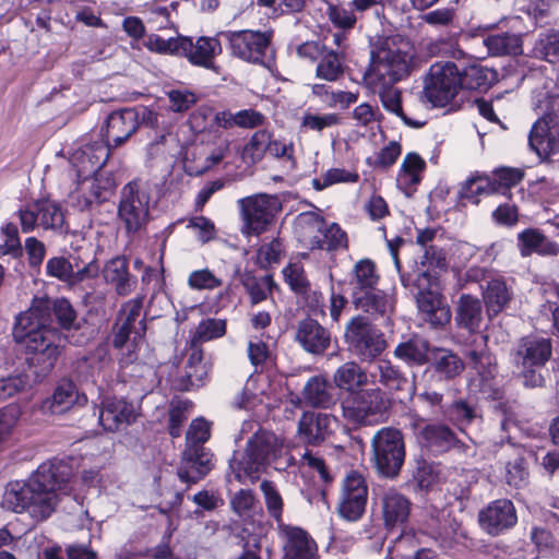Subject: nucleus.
I'll return each instance as SVG.
<instances>
[{"mask_svg":"<svg viewBox=\"0 0 559 559\" xmlns=\"http://www.w3.org/2000/svg\"><path fill=\"white\" fill-rule=\"evenodd\" d=\"M53 319L64 330L76 328V312L66 298H35L31 307L16 317L13 337L26 352V361L35 380L48 376L64 347V338L52 326Z\"/></svg>","mask_w":559,"mask_h":559,"instance_id":"1","label":"nucleus"},{"mask_svg":"<svg viewBox=\"0 0 559 559\" xmlns=\"http://www.w3.org/2000/svg\"><path fill=\"white\" fill-rule=\"evenodd\" d=\"M72 477L71 465L63 460H51L38 466L26 481L10 483L2 504L15 513L26 512L41 522L47 520L58 503V493H67Z\"/></svg>","mask_w":559,"mask_h":559,"instance_id":"2","label":"nucleus"},{"mask_svg":"<svg viewBox=\"0 0 559 559\" xmlns=\"http://www.w3.org/2000/svg\"><path fill=\"white\" fill-rule=\"evenodd\" d=\"M414 55L407 43L385 39L371 51L368 79L374 86H393L406 79L412 70Z\"/></svg>","mask_w":559,"mask_h":559,"instance_id":"3","label":"nucleus"},{"mask_svg":"<svg viewBox=\"0 0 559 559\" xmlns=\"http://www.w3.org/2000/svg\"><path fill=\"white\" fill-rule=\"evenodd\" d=\"M282 450L283 444L273 432L258 429L247 441L245 452L233 455L229 467L237 480H255L259 473L281 455Z\"/></svg>","mask_w":559,"mask_h":559,"instance_id":"4","label":"nucleus"},{"mask_svg":"<svg viewBox=\"0 0 559 559\" xmlns=\"http://www.w3.org/2000/svg\"><path fill=\"white\" fill-rule=\"evenodd\" d=\"M510 356L525 386H543L545 378L542 370L552 356V341L539 334L523 336L516 342Z\"/></svg>","mask_w":559,"mask_h":559,"instance_id":"5","label":"nucleus"},{"mask_svg":"<svg viewBox=\"0 0 559 559\" xmlns=\"http://www.w3.org/2000/svg\"><path fill=\"white\" fill-rule=\"evenodd\" d=\"M151 188L147 182L135 179L121 189L118 219L128 237H134L146 228L151 218Z\"/></svg>","mask_w":559,"mask_h":559,"instance_id":"6","label":"nucleus"},{"mask_svg":"<svg viewBox=\"0 0 559 559\" xmlns=\"http://www.w3.org/2000/svg\"><path fill=\"white\" fill-rule=\"evenodd\" d=\"M542 117L533 124L528 145L540 158L559 153V96L544 95L538 100Z\"/></svg>","mask_w":559,"mask_h":559,"instance_id":"7","label":"nucleus"},{"mask_svg":"<svg viewBox=\"0 0 559 559\" xmlns=\"http://www.w3.org/2000/svg\"><path fill=\"white\" fill-rule=\"evenodd\" d=\"M343 416L357 425L373 426L385 420L390 403L378 389H360L343 399Z\"/></svg>","mask_w":559,"mask_h":559,"instance_id":"8","label":"nucleus"},{"mask_svg":"<svg viewBox=\"0 0 559 559\" xmlns=\"http://www.w3.org/2000/svg\"><path fill=\"white\" fill-rule=\"evenodd\" d=\"M371 449L376 471L385 478H395L405 461L402 432L393 427L379 429L371 439Z\"/></svg>","mask_w":559,"mask_h":559,"instance_id":"9","label":"nucleus"},{"mask_svg":"<svg viewBox=\"0 0 559 559\" xmlns=\"http://www.w3.org/2000/svg\"><path fill=\"white\" fill-rule=\"evenodd\" d=\"M344 337L348 349L361 361H373L386 348L383 333L361 316L347 322Z\"/></svg>","mask_w":559,"mask_h":559,"instance_id":"10","label":"nucleus"},{"mask_svg":"<svg viewBox=\"0 0 559 559\" xmlns=\"http://www.w3.org/2000/svg\"><path fill=\"white\" fill-rule=\"evenodd\" d=\"M237 204L243 223L241 233L246 236H259L265 231L281 210L278 199L264 193L241 198Z\"/></svg>","mask_w":559,"mask_h":559,"instance_id":"11","label":"nucleus"},{"mask_svg":"<svg viewBox=\"0 0 559 559\" xmlns=\"http://www.w3.org/2000/svg\"><path fill=\"white\" fill-rule=\"evenodd\" d=\"M221 35L228 41L233 57L248 63L266 66L272 32L241 29L222 32Z\"/></svg>","mask_w":559,"mask_h":559,"instance_id":"12","label":"nucleus"},{"mask_svg":"<svg viewBox=\"0 0 559 559\" xmlns=\"http://www.w3.org/2000/svg\"><path fill=\"white\" fill-rule=\"evenodd\" d=\"M461 88L460 69L454 62H436L430 67L424 94L433 106L444 107Z\"/></svg>","mask_w":559,"mask_h":559,"instance_id":"13","label":"nucleus"},{"mask_svg":"<svg viewBox=\"0 0 559 559\" xmlns=\"http://www.w3.org/2000/svg\"><path fill=\"white\" fill-rule=\"evenodd\" d=\"M153 112L146 108L141 110L136 108H123L110 112L102 128V141L111 147H118L128 141L138 130L140 119L143 121L147 118L152 122Z\"/></svg>","mask_w":559,"mask_h":559,"instance_id":"14","label":"nucleus"},{"mask_svg":"<svg viewBox=\"0 0 559 559\" xmlns=\"http://www.w3.org/2000/svg\"><path fill=\"white\" fill-rule=\"evenodd\" d=\"M100 266L90 263L82 270H72L70 262L63 255L52 257L46 263V274L62 282L70 290L80 294L84 300L91 297L88 289L98 278Z\"/></svg>","mask_w":559,"mask_h":559,"instance_id":"15","label":"nucleus"},{"mask_svg":"<svg viewBox=\"0 0 559 559\" xmlns=\"http://www.w3.org/2000/svg\"><path fill=\"white\" fill-rule=\"evenodd\" d=\"M467 358L471 369L474 370L467 383L469 392L480 394L485 399H495L497 395L496 358L485 348L468 349Z\"/></svg>","mask_w":559,"mask_h":559,"instance_id":"16","label":"nucleus"},{"mask_svg":"<svg viewBox=\"0 0 559 559\" xmlns=\"http://www.w3.org/2000/svg\"><path fill=\"white\" fill-rule=\"evenodd\" d=\"M411 509V500L395 488L378 493L373 502V511L388 531L402 530L408 521Z\"/></svg>","mask_w":559,"mask_h":559,"instance_id":"17","label":"nucleus"},{"mask_svg":"<svg viewBox=\"0 0 559 559\" xmlns=\"http://www.w3.org/2000/svg\"><path fill=\"white\" fill-rule=\"evenodd\" d=\"M368 499V485L362 474L357 471L349 472L342 483L338 502L341 518L355 522L365 513Z\"/></svg>","mask_w":559,"mask_h":559,"instance_id":"18","label":"nucleus"},{"mask_svg":"<svg viewBox=\"0 0 559 559\" xmlns=\"http://www.w3.org/2000/svg\"><path fill=\"white\" fill-rule=\"evenodd\" d=\"M21 229L27 234L37 226L44 229H57L63 224L64 216L60 206L50 200H37L17 211Z\"/></svg>","mask_w":559,"mask_h":559,"instance_id":"19","label":"nucleus"},{"mask_svg":"<svg viewBox=\"0 0 559 559\" xmlns=\"http://www.w3.org/2000/svg\"><path fill=\"white\" fill-rule=\"evenodd\" d=\"M142 308V297L130 299L122 305L114 326L112 344L116 348L123 347L131 335L134 341L144 335L146 325L141 318Z\"/></svg>","mask_w":559,"mask_h":559,"instance_id":"20","label":"nucleus"},{"mask_svg":"<svg viewBox=\"0 0 559 559\" xmlns=\"http://www.w3.org/2000/svg\"><path fill=\"white\" fill-rule=\"evenodd\" d=\"M478 523L488 535L499 536L516 525V509L509 499L493 500L479 511Z\"/></svg>","mask_w":559,"mask_h":559,"instance_id":"21","label":"nucleus"},{"mask_svg":"<svg viewBox=\"0 0 559 559\" xmlns=\"http://www.w3.org/2000/svg\"><path fill=\"white\" fill-rule=\"evenodd\" d=\"M277 530L283 545L284 559H318V545L300 526L284 524Z\"/></svg>","mask_w":559,"mask_h":559,"instance_id":"22","label":"nucleus"},{"mask_svg":"<svg viewBox=\"0 0 559 559\" xmlns=\"http://www.w3.org/2000/svg\"><path fill=\"white\" fill-rule=\"evenodd\" d=\"M213 466V454L204 445L186 447L177 474L182 483L195 484L205 477Z\"/></svg>","mask_w":559,"mask_h":559,"instance_id":"23","label":"nucleus"},{"mask_svg":"<svg viewBox=\"0 0 559 559\" xmlns=\"http://www.w3.org/2000/svg\"><path fill=\"white\" fill-rule=\"evenodd\" d=\"M213 466V454L204 445L186 447L177 474L182 483L195 484L205 477Z\"/></svg>","mask_w":559,"mask_h":559,"instance_id":"24","label":"nucleus"},{"mask_svg":"<svg viewBox=\"0 0 559 559\" xmlns=\"http://www.w3.org/2000/svg\"><path fill=\"white\" fill-rule=\"evenodd\" d=\"M295 341L308 354L323 355L331 346V332L312 318L298 322L295 331Z\"/></svg>","mask_w":559,"mask_h":559,"instance_id":"25","label":"nucleus"},{"mask_svg":"<svg viewBox=\"0 0 559 559\" xmlns=\"http://www.w3.org/2000/svg\"><path fill=\"white\" fill-rule=\"evenodd\" d=\"M337 424V418L331 414L306 412L299 418L298 435L305 443L319 445L330 438Z\"/></svg>","mask_w":559,"mask_h":559,"instance_id":"26","label":"nucleus"},{"mask_svg":"<svg viewBox=\"0 0 559 559\" xmlns=\"http://www.w3.org/2000/svg\"><path fill=\"white\" fill-rule=\"evenodd\" d=\"M136 419L133 403L124 399L106 397L102 402L98 413V423L104 430L115 432L122 426H129Z\"/></svg>","mask_w":559,"mask_h":559,"instance_id":"27","label":"nucleus"},{"mask_svg":"<svg viewBox=\"0 0 559 559\" xmlns=\"http://www.w3.org/2000/svg\"><path fill=\"white\" fill-rule=\"evenodd\" d=\"M110 155V148L104 141L85 143L78 147L71 155L70 162L76 168L79 176H88L102 173Z\"/></svg>","mask_w":559,"mask_h":559,"instance_id":"28","label":"nucleus"},{"mask_svg":"<svg viewBox=\"0 0 559 559\" xmlns=\"http://www.w3.org/2000/svg\"><path fill=\"white\" fill-rule=\"evenodd\" d=\"M350 300L356 310L367 313L373 319H389L395 307L393 296L378 286L352 295Z\"/></svg>","mask_w":559,"mask_h":559,"instance_id":"29","label":"nucleus"},{"mask_svg":"<svg viewBox=\"0 0 559 559\" xmlns=\"http://www.w3.org/2000/svg\"><path fill=\"white\" fill-rule=\"evenodd\" d=\"M350 300L356 310L367 313L373 319H389L395 307L393 296L378 286L352 295Z\"/></svg>","mask_w":559,"mask_h":559,"instance_id":"30","label":"nucleus"},{"mask_svg":"<svg viewBox=\"0 0 559 559\" xmlns=\"http://www.w3.org/2000/svg\"><path fill=\"white\" fill-rule=\"evenodd\" d=\"M91 179H85L81 183L78 206L81 211L88 210L94 204H100L107 201L112 194L116 181L115 178L106 173H95Z\"/></svg>","mask_w":559,"mask_h":559,"instance_id":"31","label":"nucleus"},{"mask_svg":"<svg viewBox=\"0 0 559 559\" xmlns=\"http://www.w3.org/2000/svg\"><path fill=\"white\" fill-rule=\"evenodd\" d=\"M211 365L203 359L201 348H193L187 359L185 373L177 378L175 385L180 391H190L201 388L209 379Z\"/></svg>","mask_w":559,"mask_h":559,"instance_id":"32","label":"nucleus"},{"mask_svg":"<svg viewBox=\"0 0 559 559\" xmlns=\"http://www.w3.org/2000/svg\"><path fill=\"white\" fill-rule=\"evenodd\" d=\"M425 373L432 371L438 381H451L459 377L465 369V364L450 349L433 347Z\"/></svg>","mask_w":559,"mask_h":559,"instance_id":"33","label":"nucleus"},{"mask_svg":"<svg viewBox=\"0 0 559 559\" xmlns=\"http://www.w3.org/2000/svg\"><path fill=\"white\" fill-rule=\"evenodd\" d=\"M105 281L115 287L119 296L130 295L136 286V277L129 272V262L124 255L110 259L103 269Z\"/></svg>","mask_w":559,"mask_h":559,"instance_id":"34","label":"nucleus"},{"mask_svg":"<svg viewBox=\"0 0 559 559\" xmlns=\"http://www.w3.org/2000/svg\"><path fill=\"white\" fill-rule=\"evenodd\" d=\"M417 307L424 319L432 326H443L451 319V312L448 305L442 300V296L431 289H423L417 293Z\"/></svg>","mask_w":559,"mask_h":559,"instance_id":"35","label":"nucleus"},{"mask_svg":"<svg viewBox=\"0 0 559 559\" xmlns=\"http://www.w3.org/2000/svg\"><path fill=\"white\" fill-rule=\"evenodd\" d=\"M432 349L433 347L427 340L413 336L399 343L393 350V356L408 367H420L430 361Z\"/></svg>","mask_w":559,"mask_h":559,"instance_id":"36","label":"nucleus"},{"mask_svg":"<svg viewBox=\"0 0 559 559\" xmlns=\"http://www.w3.org/2000/svg\"><path fill=\"white\" fill-rule=\"evenodd\" d=\"M518 248L522 257L533 253L539 255H557L559 245L548 239L538 228H526L518 234Z\"/></svg>","mask_w":559,"mask_h":559,"instance_id":"37","label":"nucleus"},{"mask_svg":"<svg viewBox=\"0 0 559 559\" xmlns=\"http://www.w3.org/2000/svg\"><path fill=\"white\" fill-rule=\"evenodd\" d=\"M380 283V274L377 264L369 258H364L355 262L348 273L349 296L358 294L366 289H372Z\"/></svg>","mask_w":559,"mask_h":559,"instance_id":"38","label":"nucleus"},{"mask_svg":"<svg viewBox=\"0 0 559 559\" xmlns=\"http://www.w3.org/2000/svg\"><path fill=\"white\" fill-rule=\"evenodd\" d=\"M421 447L433 454H441L452 449L457 439L455 433L445 425L433 424L425 426L418 433Z\"/></svg>","mask_w":559,"mask_h":559,"instance_id":"39","label":"nucleus"},{"mask_svg":"<svg viewBox=\"0 0 559 559\" xmlns=\"http://www.w3.org/2000/svg\"><path fill=\"white\" fill-rule=\"evenodd\" d=\"M456 324L468 332H477L484 324V311L480 299L468 294L460 296L455 310Z\"/></svg>","mask_w":559,"mask_h":559,"instance_id":"40","label":"nucleus"},{"mask_svg":"<svg viewBox=\"0 0 559 559\" xmlns=\"http://www.w3.org/2000/svg\"><path fill=\"white\" fill-rule=\"evenodd\" d=\"M302 399L306 404L316 408H329L337 401L334 388L323 376H313L308 379L302 389Z\"/></svg>","mask_w":559,"mask_h":559,"instance_id":"41","label":"nucleus"},{"mask_svg":"<svg viewBox=\"0 0 559 559\" xmlns=\"http://www.w3.org/2000/svg\"><path fill=\"white\" fill-rule=\"evenodd\" d=\"M378 382L389 391H406L413 395L415 384L409 381L405 372L389 359H380L376 365Z\"/></svg>","mask_w":559,"mask_h":559,"instance_id":"42","label":"nucleus"},{"mask_svg":"<svg viewBox=\"0 0 559 559\" xmlns=\"http://www.w3.org/2000/svg\"><path fill=\"white\" fill-rule=\"evenodd\" d=\"M504 452L508 455V460L504 462L506 483L514 488L526 486L530 474L523 449L514 444H508Z\"/></svg>","mask_w":559,"mask_h":559,"instance_id":"43","label":"nucleus"},{"mask_svg":"<svg viewBox=\"0 0 559 559\" xmlns=\"http://www.w3.org/2000/svg\"><path fill=\"white\" fill-rule=\"evenodd\" d=\"M221 53L222 45L216 37L201 36L195 41L191 39V48L186 58L193 66L214 69V59Z\"/></svg>","mask_w":559,"mask_h":559,"instance_id":"44","label":"nucleus"},{"mask_svg":"<svg viewBox=\"0 0 559 559\" xmlns=\"http://www.w3.org/2000/svg\"><path fill=\"white\" fill-rule=\"evenodd\" d=\"M325 219L314 212H302L295 219V233L298 240L310 250L319 246V237Z\"/></svg>","mask_w":559,"mask_h":559,"instance_id":"45","label":"nucleus"},{"mask_svg":"<svg viewBox=\"0 0 559 559\" xmlns=\"http://www.w3.org/2000/svg\"><path fill=\"white\" fill-rule=\"evenodd\" d=\"M333 383L353 394L368 384V374L358 362L346 361L334 371Z\"/></svg>","mask_w":559,"mask_h":559,"instance_id":"46","label":"nucleus"},{"mask_svg":"<svg viewBox=\"0 0 559 559\" xmlns=\"http://www.w3.org/2000/svg\"><path fill=\"white\" fill-rule=\"evenodd\" d=\"M483 44L490 56H518L522 53V38L509 32L484 36Z\"/></svg>","mask_w":559,"mask_h":559,"instance_id":"47","label":"nucleus"},{"mask_svg":"<svg viewBox=\"0 0 559 559\" xmlns=\"http://www.w3.org/2000/svg\"><path fill=\"white\" fill-rule=\"evenodd\" d=\"M484 301L489 316L498 314L511 300V293L504 281L492 278L483 292Z\"/></svg>","mask_w":559,"mask_h":559,"instance_id":"48","label":"nucleus"},{"mask_svg":"<svg viewBox=\"0 0 559 559\" xmlns=\"http://www.w3.org/2000/svg\"><path fill=\"white\" fill-rule=\"evenodd\" d=\"M87 396L80 394L71 381H62L52 394L51 408L55 413H62L73 405H85Z\"/></svg>","mask_w":559,"mask_h":559,"instance_id":"49","label":"nucleus"},{"mask_svg":"<svg viewBox=\"0 0 559 559\" xmlns=\"http://www.w3.org/2000/svg\"><path fill=\"white\" fill-rule=\"evenodd\" d=\"M426 163L417 153H408L401 165L397 183L405 190L416 187L420 180V174L425 170Z\"/></svg>","mask_w":559,"mask_h":559,"instance_id":"50","label":"nucleus"},{"mask_svg":"<svg viewBox=\"0 0 559 559\" xmlns=\"http://www.w3.org/2000/svg\"><path fill=\"white\" fill-rule=\"evenodd\" d=\"M231 510L242 520L262 516L263 509L255 495L250 489H240L230 499Z\"/></svg>","mask_w":559,"mask_h":559,"instance_id":"51","label":"nucleus"},{"mask_svg":"<svg viewBox=\"0 0 559 559\" xmlns=\"http://www.w3.org/2000/svg\"><path fill=\"white\" fill-rule=\"evenodd\" d=\"M496 73L480 64L473 63L460 70L462 88L487 90L495 80Z\"/></svg>","mask_w":559,"mask_h":559,"instance_id":"52","label":"nucleus"},{"mask_svg":"<svg viewBox=\"0 0 559 559\" xmlns=\"http://www.w3.org/2000/svg\"><path fill=\"white\" fill-rule=\"evenodd\" d=\"M260 490L263 496L266 512L276 523V528L284 525L283 511L284 499L275 483L263 479L260 483Z\"/></svg>","mask_w":559,"mask_h":559,"instance_id":"53","label":"nucleus"},{"mask_svg":"<svg viewBox=\"0 0 559 559\" xmlns=\"http://www.w3.org/2000/svg\"><path fill=\"white\" fill-rule=\"evenodd\" d=\"M524 178L521 168L501 167L489 177L492 194L507 195L510 189L519 185Z\"/></svg>","mask_w":559,"mask_h":559,"instance_id":"54","label":"nucleus"},{"mask_svg":"<svg viewBox=\"0 0 559 559\" xmlns=\"http://www.w3.org/2000/svg\"><path fill=\"white\" fill-rule=\"evenodd\" d=\"M177 1H171L169 4L163 5L159 0L154 1L147 9V23L154 31H164L173 28L174 13H176Z\"/></svg>","mask_w":559,"mask_h":559,"instance_id":"55","label":"nucleus"},{"mask_svg":"<svg viewBox=\"0 0 559 559\" xmlns=\"http://www.w3.org/2000/svg\"><path fill=\"white\" fill-rule=\"evenodd\" d=\"M534 56L549 63L559 62V29L542 33L533 48Z\"/></svg>","mask_w":559,"mask_h":559,"instance_id":"56","label":"nucleus"},{"mask_svg":"<svg viewBox=\"0 0 559 559\" xmlns=\"http://www.w3.org/2000/svg\"><path fill=\"white\" fill-rule=\"evenodd\" d=\"M444 414L451 421L460 426L461 429L480 419L477 406L462 399L449 405Z\"/></svg>","mask_w":559,"mask_h":559,"instance_id":"57","label":"nucleus"},{"mask_svg":"<svg viewBox=\"0 0 559 559\" xmlns=\"http://www.w3.org/2000/svg\"><path fill=\"white\" fill-rule=\"evenodd\" d=\"M379 88L382 106L388 111L400 117L408 127L420 128L424 126V122L413 120L404 114L402 108L401 92L399 90L393 88V86H379Z\"/></svg>","mask_w":559,"mask_h":559,"instance_id":"58","label":"nucleus"},{"mask_svg":"<svg viewBox=\"0 0 559 559\" xmlns=\"http://www.w3.org/2000/svg\"><path fill=\"white\" fill-rule=\"evenodd\" d=\"M344 73L342 57L333 51L326 50L319 59L316 74L317 78L329 82L336 81Z\"/></svg>","mask_w":559,"mask_h":559,"instance_id":"59","label":"nucleus"},{"mask_svg":"<svg viewBox=\"0 0 559 559\" xmlns=\"http://www.w3.org/2000/svg\"><path fill=\"white\" fill-rule=\"evenodd\" d=\"M348 246L347 234L336 223L324 224L322 233L319 237V246L316 249L336 251L346 249Z\"/></svg>","mask_w":559,"mask_h":559,"instance_id":"60","label":"nucleus"},{"mask_svg":"<svg viewBox=\"0 0 559 559\" xmlns=\"http://www.w3.org/2000/svg\"><path fill=\"white\" fill-rule=\"evenodd\" d=\"M269 140L270 134L266 131H257L241 151L242 162L248 166L259 163L266 152Z\"/></svg>","mask_w":559,"mask_h":559,"instance_id":"61","label":"nucleus"},{"mask_svg":"<svg viewBox=\"0 0 559 559\" xmlns=\"http://www.w3.org/2000/svg\"><path fill=\"white\" fill-rule=\"evenodd\" d=\"M226 333V321L216 318H207L202 320L197 326L193 335L192 343H204L218 338Z\"/></svg>","mask_w":559,"mask_h":559,"instance_id":"62","label":"nucleus"},{"mask_svg":"<svg viewBox=\"0 0 559 559\" xmlns=\"http://www.w3.org/2000/svg\"><path fill=\"white\" fill-rule=\"evenodd\" d=\"M492 194L488 176H478L467 179L460 190V198L472 204H478V195Z\"/></svg>","mask_w":559,"mask_h":559,"instance_id":"63","label":"nucleus"},{"mask_svg":"<svg viewBox=\"0 0 559 559\" xmlns=\"http://www.w3.org/2000/svg\"><path fill=\"white\" fill-rule=\"evenodd\" d=\"M275 285L272 276L264 275L262 277H247L243 282V286L248 292L251 302L257 305L263 300H265L269 294L272 290V287Z\"/></svg>","mask_w":559,"mask_h":559,"instance_id":"64","label":"nucleus"}]
</instances>
